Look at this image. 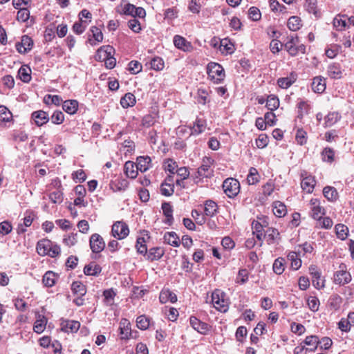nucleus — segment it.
Instances as JSON below:
<instances>
[{
  "mask_svg": "<svg viewBox=\"0 0 354 354\" xmlns=\"http://www.w3.org/2000/svg\"><path fill=\"white\" fill-rule=\"evenodd\" d=\"M18 75L24 82H29L31 80L30 69L28 67L21 66L18 71Z\"/></svg>",
  "mask_w": 354,
  "mask_h": 354,
  "instance_id": "obj_47",
  "label": "nucleus"
},
{
  "mask_svg": "<svg viewBox=\"0 0 354 354\" xmlns=\"http://www.w3.org/2000/svg\"><path fill=\"white\" fill-rule=\"evenodd\" d=\"M328 75L333 79H339L342 76L341 67L339 64L333 63L328 67Z\"/></svg>",
  "mask_w": 354,
  "mask_h": 354,
  "instance_id": "obj_29",
  "label": "nucleus"
},
{
  "mask_svg": "<svg viewBox=\"0 0 354 354\" xmlns=\"http://www.w3.org/2000/svg\"><path fill=\"white\" fill-rule=\"evenodd\" d=\"M114 49L111 46L100 47L95 55V59L100 62H104L110 55H113Z\"/></svg>",
  "mask_w": 354,
  "mask_h": 354,
  "instance_id": "obj_12",
  "label": "nucleus"
},
{
  "mask_svg": "<svg viewBox=\"0 0 354 354\" xmlns=\"http://www.w3.org/2000/svg\"><path fill=\"white\" fill-rule=\"evenodd\" d=\"M189 324L195 330L203 335L207 334L210 329L209 324L201 322L194 316L190 317Z\"/></svg>",
  "mask_w": 354,
  "mask_h": 354,
  "instance_id": "obj_8",
  "label": "nucleus"
},
{
  "mask_svg": "<svg viewBox=\"0 0 354 354\" xmlns=\"http://www.w3.org/2000/svg\"><path fill=\"white\" fill-rule=\"evenodd\" d=\"M321 156L322 160L324 162L331 163L334 161L335 152L331 148H324L321 153Z\"/></svg>",
  "mask_w": 354,
  "mask_h": 354,
  "instance_id": "obj_43",
  "label": "nucleus"
},
{
  "mask_svg": "<svg viewBox=\"0 0 354 354\" xmlns=\"http://www.w3.org/2000/svg\"><path fill=\"white\" fill-rule=\"evenodd\" d=\"M198 176L201 178H208L212 175V170L208 165H202L197 171Z\"/></svg>",
  "mask_w": 354,
  "mask_h": 354,
  "instance_id": "obj_54",
  "label": "nucleus"
},
{
  "mask_svg": "<svg viewBox=\"0 0 354 354\" xmlns=\"http://www.w3.org/2000/svg\"><path fill=\"white\" fill-rule=\"evenodd\" d=\"M265 236L267 237L268 244H272L279 236V232L277 229L268 228L265 232Z\"/></svg>",
  "mask_w": 354,
  "mask_h": 354,
  "instance_id": "obj_44",
  "label": "nucleus"
},
{
  "mask_svg": "<svg viewBox=\"0 0 354 354\" xmlns=\"http://www.w3.org/2000/svg\"><path fill=\"white\" fill-rule=\"evenodd\" d=\"M279 106V98L274 95H270L268 97L266 100V107L268 109L270 110L271 112L278 109Z\"/></svg>",
  "mask_w": 354,
  "mask_h": 354,
  "instance_id": "obj_38",
  "label": "nucleus"
},
{
  "mask_svg": "<svg viewBox=\"0 0 354 354\" xmlns=\"http://www.w3.org/2000/svg\"><path fill=\"white\" fill-rule=\"evenodd\" d=\"M101 267L99 265L92 262L84 267V272L86 275L95 276L101 272Z\"/></svg>",
  "mask_w": 354,
  "mask_h": 354,
  "instance_id": "obj_33",
  "label": "nucleus"
},
{
  "mask_svg": "<svg viewBox=\"0 0 354 354\" xmlns=\"http://www.w3.org/2000/svg\"><path fill=\"white\" fill-rule=\"evenodd\" d=\"M104 297V302L106 305L111 306L113 303L114 297L115 296V292L112 290H106L103 292Z\"/></svg>",
  "mask_w": 354,
  "mask_h": 354,
  "instance_id": "obj_62",
  "label": "nucleus"
},
{
  "mask_svg": "<svg viewBox=\"0 0 354 354\" xmlns=\"http://www.w3.org/2000/svg\"><path fill=\"white\" fill-rule=\"evenodd\" d=\"M160 301L165 304L169 301L171 303H175L177 301V297L175 293L169 290H163L161 291L159 297Z\"/></svg>",
  "mask_w": 354,
  "mask_h": 354,
  "instance_id": "obj_22",
  "label": "nucleus"
},
{
  "mask_svg": "<svg viewBox=\"0 0 354 354\" xmlns=\"http://www.w3.org/2000/svg\"><path fill=\"white\" fill-rule=\"evenodd\" d=\"M206 126L207 124L205 120L197 118L193 124L192 134L198 135L203 133L205 131Z\"/></svg>",
  "mask_w": 354,
  "mask_h": 354,
  "instance_id": "obj_30",
  "label": "nucleus"
},
{
  "mask_svg": "<svg viewBox=\"0 0 354 354\" xmlns=\"http://www.w3.org/2000/svg\"><path fill=\"white\" fill-rule=\"evenodd\" d=\"M298 44L299 38L297 35H291L288 37V41L286 42L284 46L291 56L297 55L296 48Z\"/></svg>",
  "mask_w": 354,
  "mask_h": 354,
  "instance_id": "obj_13",
  "label": "nucleus"
},
{
  "mask_svg": "<svg viewBox=\"0 0 354 354\" xmlns=\"http://www.w3.org/2000/svg\"><path fill=\"white\" fill-rule=\"evenodd\" d=\"M46 324L47 319L46 317L38 314L37 315V319L34 323L33 330L38 334L41 333L45 330Z\"/></svg>",
  "mask_w": 354,
  "mask_h": 354,
  "instance_id": "obj_18",
  "label": "nucleus"
},
{
  "mask_svg": "<svg viewBox=\"0 0 354 354\" xmlns=\"http://www.w3.org/2000/svg\"><path fill=\"white\" fill-rule=\"evenodd\" d=\"M259 180V175L258 171L254 167L250 169L249 174L247 177V181L249 185H255Z\"/></svg>",
  "mask_w": 354,
  "mask_h": 354,
  "instance_id": "obj_48",
  "label": "nucleus"
},
{
  "mask_svg": "<svg viewBox=\"0 0 354 354\" xmlns=\"http://www.w3.org/2000/svg\"><path fill=\"white\" fill-rule=\"evenodd\" d=\"M319 339L317 335L307 336L303 342L304 346H308L306 347L308 352H314L317 350L319 346Z\"/></svg>",
  "mask_w": 354,
  "mask_h": 354,
  "instance_id": "obj_16",
  "label": "nucleus"
},
{
  "mask_svg": "<svg viewBox=\"0 0 354 354\" xmlns=\"http://www.w3.org/2000/svg\"><path fill=\"white\" fill-rule=\"evenodd\" d=\"M162 209L163 214L167 218L165 223L168 225H171L174 220L172 215L173 209L171 205L169 203H163L162 204Z\"/></svg>",
  "mask_w": 354,
  "mask_h": 354,
  "instance_id": "obj_31",
  "label": "nucleus"
},
{
  "mask_svg": "<svg viewBox=\"0 0 354 354\" xmlns=\"http://www.w3.org/2000/svg\"><path fill=\"white\" fill-rule=\"evenodd\" d=\"M287 26L292 31L298 30L301 26L300 18L297 16L290 17L288 20Z\"/></svg>",
  "mask_w": 354,
  "mask_h": 354,
  "instance_id": "obj_37",
  "label": "nucleus"
},
{
  "mask_svg": "<svg viewBox=\"0 0 354 354\" xmlns=\"http://www.w3.org/2000/svg\"><path fill=\"white\" fill-rule=\"evenodd\" d=\"M315 185V180L312 176H307L303 178L301 183V186L304 190H306L308 193H310L313 191Z\"/></svg>",
  "mask_w": 354,
  "mask_h": 354,
  "instance_id": "obj_28",
  "label": "nucleus"
},
{
  "mask_svg": "<svg viewBox=\"0 0 354 354\" xmlns=\"http://www.w3.org/2000/svg\"><path fill=\"white\" fill-rule=\"evenodd\" d=\"M136 324L140 330H146L149 326V319L145 315H140L136 319Z\"/></svg>",
  "mask_w": 354,
  "mask_h": 354,
  "instance_id": "obj_53",
  "label": "nucleus"
},
{
  "mask_svg": "<svg viewBox=\"0 0 354 354\" xmlns=\"http://www.w3.org/2000/svg\"><path fill=\"white\" fill-rule=\"evenodd\" d=\"M288 259L290 261L291 267L297 270L301 266V260L299 258V255L296 252H290L288 254Z\"/></svg>",
  "mask_w": 354,
  "mask_h": 354,
  "instance_id": "obj_34",
  "label": "nucleus"
},
{
  "mask_svg": "<svg viewBox=\"0 0 354 354\" xmlns=\"http://www.w3.org/2000/svg\"><path fill=\"white\" fill-rule=\"evenodd\" d=\"M248 280V272L246 269H241L239 271L236 278V282L243 284Z\"/></svg>",
  "mask_w": 354,
  "mask_h": 354,
  "instance_id": "obj_60",
  "label": "nucleus"
},
{
  "mask_svg": "<svg viewBox=\"0 0 354 354\" xmlns=\"http://www.w3.org/2000/svg\"><path fill=\"white\" fill-rule=\"evenodd\" d=\"M60 326L63 332L76 333L80 327V323L75 320L63 319L61 321Z\"/></svg>",
  "mask_w": 354,
  "mask_h": 354,
  "instance_id": "obj_10",
  "label": "nucleus"
},
{
  "mask_svg": "<svg viewBox=\"0 0 354 354\" xmlns=\"http://www.w3.org/2000/svg\"><path fill=\"white\" fill-rule=\"evenodd\" d=\"M151 158L149 156H140L137 158L136 169L145 172L150 167Z\"/></svg>",
  "mask_w": 354,
  "mask_h": 354,
  "instance_id": "obj_21",
  "label": "nucleus"
},
{
  "mask_svg": "<svg viewBox=\"0 0 354 354\" xmlns=\"http://www.w3.org/2000/svg\"><path fill=\"white\" fill-rule=\"evenodd\" d=\"M50 201L55 204H60L64 200V194L61 190H55L49 194Z\"/></svg>",
  "mask_w": 354,
  "mask_h": 354,
  "instance_id": "obj_51",
  "label": "nucleus"
},
{
  "mask_svg": "<svg viewBox=\"0 0 354 354\" xmlns=\"http://www.w3.org/2000/svg\"><path fill=\"white\" fill-rule=\"evenodd\" d=\"M174 44L177 48L185 52H191L194 49L191 42L188 41L185 38L180 35L174 36Z\"/></svg>",
  "mask_w": 354,
  "mask_h": 354,
  "instance_id": "obj_9",
  "label": "nucleus"
},
{
  "mask_svg": "<svg viewBox=\"0 0 354 354\" xmlns=\"http://www.w3.org/2000/svg\"><path fill=\"white\" fill-rule=\"evenodd\" d=\"M207 74L215 82H221L224 77L225 72L221 65L218 63L211 62L207 65Z\"/></svg>",
  "mask_w": 354,
  "mask_h": 354,
  "instance_id": "obj_2",
  "label": "nucleus"
},
{
  "mask_svg": "<svg viewBox=\"0 0 354 354\" xmlns=\"http://www.w3.org/2000/svg\"><path fill=\"white\" fill-rule=\"evenodd\" d=\"M17 12V19L19 21L25 22L30 17V12L27 8H19Z\"/></svg>",
  "mask_w": 354,
  "mask_h": 354,
  "instance_id": "obj_61",
  "label": "nucleus"
},
{
  "mask_svg": "<svg viewBox=\"0 0 354 354\" xmlns=\"http://www.w3.org/2000/svg\"><path fill=\"white\" fill-rule=\"evenodd\" d=\"M33 46V41L32 39L27 36L24 35L21 37V41L16 44V48L19 53H26L30 50Z\"/></svg>",
  "mask_w": 354,
  "mask_h": 354,
  "instance_id": "obj_11",
  "label": "nucleus"
},
{
  "mask_svg": "<svg viewBox=\"0 0 354 354\" xmlns=\"http://www.w3.org/2000/svg\"><path fill=\"white\" fill-rule=\"evenodd\" d=\"M223 189L229 198H234L240 191L239 182L235 178H227L223 183Z\"/></svg>",
  "mask_w": 354,
  "mask_h": 354,
  "instance_id": "obj_3",
  "label": "nucleus"
},
{
  "mask_svg": "<svg viewBox=\"0 0 354 354\" xmlns=\"http://www.w3.org/2000/svg\"><path fill=\"white\" fill-rule=\"evenodd\" d=\"M217 209V205L213 201H207L205 204L204 212L207 216H212L215 214Z\"/></svg>",
  "mask_w": 354,
  "mask_h": 354,
  "instance_id": "obj_42",
  "label": "nucleus"
},
{
  "mask_svg": "<svg viewBox=\"0 0 354 354\" xmlns=\"http://www.w3.org/2000/svg\"><path fill=\"white\" fill-rule=\"evenodd\" d=\"M136 102V97L131 93H126L120 100V104L123 108L131 107L135 105Z\"/></svg>",
  "mask_w": 354,
  "mask_h": 354,
  "instance_id": "obj_25",
  "label": "nucleus"
},
{
  "mask_svg": "<svg viewBox=\"0 0 354 354\" xmlns=\"http://www.w3.org/2000/svg\"><path fill=\"white\" fill-rule=\"evenodd\" d=\"M306 135H307L306 132L304 130H303L302 129H299L297 131L295 139L297 140V142L299 145H304V144L306 143V141H307Z\"/></svg>",
  "mask_w": 354,
  "mask_h": 354,
  "instance_id": "obj_58",
  "label": "nucleus"
},
{
  "mask_svg": "<svg viewBox=\"0 0 354 354\" xmlns=\"http://www.w3.org/2000/svg\"><path fill=\"white\" fill-rule=\"evenodd\" d=\"M324 196L331 202L336 201L339 197L337 189L330 186H326L323 189Z\"/></svg>",
  "mask_w": 354,
  "mask_h": 354,
  "instance_id": "obj_23",
  "label": "nucleus"
},
{
  "mask_svg": "<svg viewBox=\"0 0 354 354\" xmlns=\"http://www.w3.org/2000/svg\"><path fill=\"white\" fill-rule=\"evenodd\" d=\"M342 298L337 294L332 295L328 300V306L330 309L337 310L340 308Z\"/></svg>",
  "mask_w": 354,
  "mask_h": 354,
  "instance_id": "obj_24",
  "label": "nucleus"
},
{
  "mask_svg": "<svg viewBox=\"0 0 354 354\" xmlns=\"http://www.w3.org/2000/svg\"><path fill=\"white\" fill-rule=\"evenodd\" d=\"M284 259L283 258H277L275 259L272 268L274 273L277 274H281L283 272L285 266H284Z\"/></svg>",
  "mask_w": 354,
  "mask_h": 354,
  "instance_id": "obj_52",
  "label": "nucleus"
},
{
  "mask_svg": "<svg viewBox=\"0 0 354 354\" xmlns=\"http://www.w3.org/2000/svg\"><path fill=\"white\" fill-rule=\"evenodd\" d=\"M90 248L93 252L99 253L105 248V242L103 238L97 233L91 235L89 241Z\"/></svg>",
  "mask_w": 354,
  "mask_h": 354,
  "instance_id": "obj_6",
  "label": "nucleus"
},
{
  "mask_svg": "<svg viewBox=\"0 0 354 354\" xmlns=\"http://www.w3.org/2000/svg\"><path fill=\"white\" fill-rule=\"evenodd\" d=\"M128 225L122 221H116L112 225L111 234L117 239L121 240L129 235Z\"/></svg>",
  "mask_w": 354,
  "mask_h": 354,
  "instance_id": "obj_4",
  "label": "nucleus"
},
{
  "mask_svg": "<svg viewBox=\"0 0 354 354\" xmlns=\"http://www.w3.org/2000/svg\"><path fill=\"white\" fill-rule=\"evenodd\" d=\"M164 241L174 247H178L180 243L178 236L174 232H166L164 235Z\"/></svg>",
  "mask_w": 354,
  "mask_h": 354,
  "instance_id": "obj_20",
  "label": "nucleus"
},
{
  "mask_svg": "<svg viewBox=\"0 0 354 354\" xmlns=\"http://www.w3.org/2000/svg\"><path fill=\"white\" fill-rule=\"evenodd\" d=\"M351 281V274L346 270V266L340 265L339 270L337 271L334 274V282L339 285H344L348 283Z\"/></svg>",
  "mask_w": 354,
  "mask_h": 354,
  "instance_id": "obj_5",
  "label": "nucleus"
},
{
  "mask_svg": "<svg viewBox=\"0 0 354 354\" xmlns=\"http://www.w3.org/2000/svg\"><path fill=\"white\" fill-rule=\"evenodd\" d=\"M64 120V115L61 111H56L51 116V121L53 124H60Z\"/></svg>",
  "mask_w": 354,
  "mask_h": 354,
  "instance_id": "obj_64",
  "label": "nucleus"
},
{
  "mask_svg": "<svg viewBox=\"0 0 354 354\" xmlns=\"http://www.w3.org/2000/svg\"><path fill=\"white\" fill-rule=\"evenodd\" d=\"M333 26L339 31H342L347 26V16L346 15H337L333 19Z\"/></svg>",
  "mask_w": 354,
  "mask_h": 354,
  "instance_id": "obj_19",
  "label": "nucleus"
},
{
  "mask_svg": "<svg viewBox=\"0 0 354 354\" xmlns=\"http://www.w3.org/2000/svg\"><path fill=\"white\" fill-rule=\"evenodd\" d=\"M142 66L138 61H131L129 64V71L132 74H138L142 71Z\"/></svg>",
  "mask_w": 354,
  "mask_h": 354,
  "instance_id": "obj_63",
  "label": "nucleus"
},
{
  "mask_svg": "<svg viewBox=\"0 0 354 354\" xmlns=\"http://www.w3.org/2000/svg\"><path fill=\"white\" fill-rule=\"evenodd\" d=\"M138 170L136 169V165L133 162L127 161L124 164V173L127 177L131 178H136L138 175Z\"/></svg>",
  "mask_w": 354,
  "mask_h": 354,
  "instance_id": "obj_27",
  "label": "nucleus"
},
{
  "mask_svg": "<svg viewBox=\"0 0 354 354\" xmlns=\"http://www.w3.org/2000/svg\"><path fill=\"white\" fill-rule=\"evenodd\" d=\"M71 289L75 294L84 296L86 292V286L80 281H74L71 285Z\"/></svg>",
  "mask_w": 354,
  "mask_h": 354,
  "instance_id": "obj_49",
  "label": "nucleus"
},
{
  "mask_svg": "<svg viewBox=\"0 0 354 354\" xmlns=\"http://www.w3.org/2000/svg\"><path fill=\"white\" fill-rule=\"evenodd\" d=\"M12 119L11 111L5 106H0V121L2 122H10Z\"/></svg>",
  "mask_w": 354,
  "mask_h": 354,
  "instance_id": "obj_41",
  "label": "nucleus"
},
{
  "mask_svg": "<svg viewBox=\"0 0 354 354\" xmlns=\"http://www.w3.org/2000/svg\"><path fill=\"white\" fill-rule=\"evenodd\" d=\"M150 67L155 71L162 70L164 68L162 59L159 57L153 58L150 62Z\"/></svg>",
  "mask_w": 354,
  "mask_h": 354,
  "instance_id": "obj_56",
  "label": "nucleus"
},
{
  "mask_svg": "<svg viewBox=\"0 0 354 354\" xmlns=\"http://www.w3.org/2000/svg\"><path fill=\"white\" fill-rule=\"evenodd\" d=\"M340 118V116L337 112L329 113L325 117V126L326 127H331L335 124Z\"/></svg>",
  "mask_w": 354,
  "mask_h": 354,
  "instance_id": "obj_50",
  "label": "nucleus"
},
{
  "mask_svg": "<svg viewBox=\"0 0 354 354\" xmlns=\"http://www.w3.org/2000/svg\"><path fill=\"white\" fill-rule=\"evenodd\" d=\"M111 189L113 192L125 190L128 186V182L124 179L116 180L112 181L110 184Z\"/></svg>",
  "mask_w": 354,
  "mask_h": 354,
  "instance_id": "obj_36",
  "label": "nucleus"
},
{
  "mask_svg": "<svg viewBox=\"0 0 354 354\" xmlns=\"http://www.w3.org/2000/svg\"><path fill=\"white\" fill-rule=\"evenodd\" d=\"M57 279V276L55 272L48 271L43 277V283L47 287H52L55 285Z\"/></svg>",
  "mask_w": 354,
  "mask_h": 354,
  "instance_id": "obj_35",
  "label": "nucleus"
},
{
  "mask_svg": "<svg viewBox=\"0 0 354 354\" xmlns=\"http://www.w3.org/2000/svg\"><path fill=\"white\" fill-rule=\"evenodd\" d=\"M129 323H120V335L122 339H128L131 335V328Z\"/></svg>",
  "mask_w": 354,
  "mask_h": 354,
  "instance_id": "obj_59",
  "label": "nucleus"
},
{
  "mask_svg": "<svg viewBox=\"0 0 354 354\" xmlns=\"http://www.w3.org/2000/svg\"><path fill=\"white\" fill-rule=\"evenodd\" d=\"M52 241L48 239H42L37 244V252L41 256L49 255Z\"/></svg>",
  "mask_w": 354,
  "mask_h": 354,
  "instance_id": "obj_15",
  "label": "nucleus"
},
{
  "mask_svg": "<svg viewBox=\"0 0 354 354\" xmlns=\"http://www.w3.org/2000/svg\"><path fill=\"white\" fill-rule=\"evenodd\" d=\"M312 89L317 93H323L326 89V80L320 76L314 77L312 82Z\"/></svg>",
  "mask_w": 354,
  "mask_h": 354,
  "instance_id": "obj_17",
  "label": "nucleus"
},
{
  "mask_svg": "<svg viewBox=\"0 0 354 354\" xmlns=\"http://www.w3.org/2000/svg\"><path fill=\"white\" fill-rule=\"evenodd\" d=\"M64 111L69 114H74L77 112L78 108V102L75 100H66L62 105Z\"/></svg>",
  "mask_w": 354,
  "mask_h": 354,
  "instance_id": "obj_26",
  "label": "nucleus"
},
{
  "mask_svg": "<svg viewBox=\"0 0 354 354\" xmlns=\"http://www.w3.org/2000/svg\"><path fill=\"white\" fill-rule=\"evenodd\" d=\"M32 118L39 127L47 123L49 120L48 114L42 110L34 111L32 113Z\"/></svg>",
  "mask_w": 354,
  "mask_h": 354,
  "instance_id": "obj_14",
  "label": "nucleus"
},
{
  "mask_svg": "<svg viewBox=\"0 0 354 354\" xmlns=\"http://www.w3.org/2000/svg\"><path fill=\"white\" fill-rule=\"evenodd\" d=\"M306 8L309 13H313L317 17V0H306Z\"/></svg>",
  "mask_w": 354,
  "mask_h": 354,
  "instance_id": "obj_57",
  "label": "nucleus"
},
{
  "mask_svg": "<svg viewBox=\"0 0 354 354\" xmlns=\"http://www.w3.org/2000/svg\"><path fill=\"white\" fill-rule=\"evenodd\" d=\"M174 186L173 183L164 181L160 185V193L165 196H170L174 194Z\"/></svg>",
  "mask_w": 354,
  "mask_h": 354,
  "instance_id": "obj_40",
  "label": "nucleus"
},
{
  "mask_svg": "<svg viewBox=\"0 0 354 354\" xmlns=\"http://www.w3.org/2000/svg\"><path fill=\"white\" fill-rule=\"evenodd\" d=\"M273 213L277 217L284 216L287 213L286 205L280 201H275L273 203Z\"/></svg>",
  "mask_w": 354,
  "mask_h": 354,
  "instance_id": "obj_32",
  "label": "nucleus"
},
{
  "mask_svg": "<svg viewBox=\"0 0 354 354\" xmlns=\"http://www.w3.org/2000/svg\"><path fill=\"white\" fill-rule=\"evenodd\" d=\"M312 216L314 219L320 220L325 214V209L321 205L320 201L317 198H312L310 201Z\"/></svg>",
  "mask_w": 354,
  "mask_h": 354,
  "instance_id": "obj_7",
  "label": "nucleus"
},
{
  "mask_svg": "<svg viewBox=\"0 0 354 354\" xmlns=\"http://www.w3.org/2000/svg\"><path fill=\"white\" fill-rule=\"evenodd\" d=\"M307 304L312 311L317 312L319 310V300L316 297L310 296L307 299Z\"/></svg>",
  "mask_w": 354,
  "mask_h": 354,
  "instance_id": "obj_55",
  "label": "nucleus"
},
{
  "mask_svg": "<svg viewBox=\"0 0 354 354\" xmlns=\"http://www.w3.org/2000/svg\"><path fill=\"white\" fill-rule=\"evenodd\" d=\"M253 234L256 236L257 239L259 241H262L263 238L265 237V233H263V226L259 222L252 223Z\"/></svg>",
  "mask_w": 354,
  "mask_h": 354,
  "instance_id": "obj_46",
  "label": "nucleus"
},
{
  "mask_svg": "<svg viewBox=\"0 0 354 354\" xmlns=\"http://www.w3.org/2000/svg\"><path fill=\"white\" fill-rule=\"evenodd\" d=\"M295 77L292 75L291 77L279 78L277 81V83L280 88H288L295 82Z\"/></svg>",
  "mask_w": 354,
  "mask_h": 354,
  "instance_id": "obj_45",
  "label": "nucleus"
},
{
  "mask_svg": "<svg viewBox=\"0 0 354 354\" xmlns=\"http://www.w3.org/2000/svg\"><path fill=\"white\" fill-rule=\"evenodd\" d=\"M337 236L341 240H344L347 238L348 234V228L344 224H337L335 227Z\"/></svg>",
  "mask_w": 354,
  "mask_h": 354,
  "instance_id": "obj_39",
  "label": "nucleus"
},
{
  "mask_svg": "<svg viewBox=\"0 0 354 354\" xmlns=\"http://www.w3.org/2000/svg\"><path fill=\"white\" fill-rule=\"evenodd\" d=\"M212 302L214 307L221 312L225 313L228 310V301L225 299V294L220 290H216L212 295Z\"/></svg>",
  "mask_w": 354,
  "mask_h": 354,
  "instance_id": "obj_1",
  "label": "nucleus"
}]
</instances>
